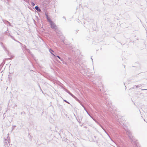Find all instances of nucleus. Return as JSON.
I'll use <instances>...</instances> for the list:
<instances>
[{
  "instance_id": "nucleus-1",
  "label": "nucleus",
  "mask_w": 147,
  "mask_h": 147,
  "mask_svg": "<svg viewBox=\"0 0 147 147\" xmlns=\"http://www.w3.org/2000/svg\"><path fill=\"white\" fill-rule=\"evenodd\" d=\"M124 129L127 131V134L128 135L129 139L131 140V142L132 144L135 145L136 147H140V146L138 144L137 141L132 136L131 131L127 129L124 128Z\"/></svg>"
},
{
  "instance_id": "nucleus-2",
  "label": "nucleus",
  "mask_w": 147,
  "mask_h": 147,
  "mask_svg": "<svg viewBox=\"0 0 147 147\" xmlns=\"http://www.w3.org/2000/svg\"><path fill=\"white\" fill-rule=\"evenodd\" d=\"M0 45L2 47L5 51L6 52L7 55L10 57L9 59H11L14 57V56L11 55V53L9 52L8 50H7L6 47L4 46L2 42H0Z\"/></svg>"
},
{
  "instance_id": "nucleus-3",
  "label": "nucleus",
  "mask_w": 147,
  "mask_h": 147,
  "mask_svg": "<svg viewBox=\"0 0 147 147\" xmlns=\"http://www.w3.org/2000/svg\"><path fill=\"white\" fill-rule=\"evenodd\" d=\"M50 24L51 26V27L57 33H58L59 34H60V32H57V31L58 30V29H57V27L56 25L54 22L53 21L51 22L50 23Z\"/></svg>"
},
{
  "instance_id": "nucleus-4",
  "label": "nucleus",
  "mask_w": 147,
  "mask_h": 147,
  "mask_svg": "<svg viewBox=\"0 0 147 147\" xmlns=\"http://www.w3.org/2000/svg\"><path fill=\"white\" fill-rule=\"evenodd\" d=\"M78 119L76 117L77 120L79 123H81V121L82 120L83 118V116L81 115H78Z\"/></svg>"
},
{
  "instance_id": "nucleus-5",
  "label": "nucleus",
  "mask_w": 147,
  "mask_h": 147,
  "mask_svg": "<svg viewBox=\"0 0 147 147\" xmlns=\"http://www.w3.org/2000/svg\"><path fill=\"white\" fill-rule=\"evenodd\" d=\"M35 9L38 11L40 12L41 11L40 8L38 6H36L35 7Z\"/></svg>"
},
{
  "instance_id": "nucleus-6",
  "label": "nucleus",
  "mask_w": 147,
  "mask_h": 147,
  "mask_svg": "<svg viewBox=\"0 0 147 147\" xmlns=\"http://www.w3.org/2000/svg\"><path fill=\"white\" fill-rule=\"evenodd\" d=\"M55 59H57V57H58L59 59H60L61 61H63V59L61 58L60 57L59 55H55Z\"/></svg>"
},
{
  "instance_id": "nucleus-7",
  "label": "nucleus",
  "mask_w": 147,
  "mask_h": 147,
  "mask_svg": "<svg viewBox=\"0 0 147 147\" xmlns=\"http://www.w3.org/2000/svg\"><path fill=\"white\" fill-rule=\"evenodd\" d=\"M49 51L51 54L53 55L54 56H55V55L53 53V52H54V51L52 49H50Z\"/></svg>"
},
{
  "instance_id": "nucleus-8",
  "label": "nucleus",
  "mask_w": 147,
  "mask_h": 147,
  "mask_svg": "<svg viewBox=\"0 0 147 147\" xmlns=\"http://www.w3.org/2000/svg\"><path fill=\"white\" fill-rule=\"evenodd\" d=\"M142 86V84H140L138 85H135L134 86V87L136 86V88H138L139 87H140V86ZM134 88V87H132L130 89H133Z\"/></svg>"
},
{
  "instance_id": "nucleus-9",
  "label": "nucleus",
  "mask_w": 147,
  "mask_h": 147,
  "mask_svg": "<svg viewBox=\"0 0 147 147\" xmlns=\"http://www.w3.org/2000/svg\"><path fill=\"white\" fill-rule=\"evenodd\" d=\"M76 101L78 102L81 105V102L76 97H75L74 98Z\"/></svg>"
},
{
  "instance_id": "nucleus-10",
  "label": "nucleus",
  "mask_w": 147,
  "mask_h": 147,
  "mask_svg": "<svg viewBox=\"0 0 147 147\" xmlns=\"http://www.w3.org/2000/svg\"><path fill=\"white\" fill-rule=\"evenodd\" d=\"M47 19L48 20V21L49 22V23H50L51 22H52L51 20L50 19V18H49V17H47Z\"/></svg>"
},
{
  "instance_id": "nucleus-11",
  "label": "nucleus",
  "mask_w": 147,
  "mask_h": 147,
  "mask_svg": "<svg viewBox=\"0 0 147 147\" xmlns=\"http://www.w3.org/2000/svg\"><path fill=\"white\" fill-rule=\"evenodd\" d=\"M3 22L5 24H6L7 25V23L8 22V21L7 20H3Z\"/></svg>"
},
{
  "instance_id": "nucleus-12",
  "label": "nucleus",
  "mask_w": 147,
  "mask_h": 147,
  "mask_svg": "<svg viewBox=\"0 0 147 147\" xmlns=\"http://www.w3.org/2000/svg\"><path fill=\"white\" fill-rule=\"evenodd\" d=\"M81 105H82V106L84 107V110L86 111V112H87V113H88V112L87 111V110L86 109L85 107L82 105L81 104Z\"/></svg>"
},
{
  "instance_id": "nucleus-13",
  "label": "nucleus",
  "mask_w": 147,
  "mask_h": 147,
  "mask_svg": "<svg viewBox=\"0 0 147 147\" xmlns=\"http://www.w3.org/2000/svg\"><path fill=\"white\" fill-rule=\"evenodd\" d=\"M7 139H5V140L4 141V142L5 145H6L7 144Z\"/></svg>"
},
{
  "instance_id": "nucleus-14",
  "label": "nucleus",
  "mask_w": 147,
  "mask_h": 147,
  "mask_svg": "<svg viewBox=\"0 0 147 147\" xmlns=\"http://www.w3.org/2000/svg\"><path fill=\"white\" fill-rule=\"evenodd\" d=\"M100 126L102 128V129L104 130L105 131V133H106L107 134V135L109 136L108 134L107 133V132H106V131L105 130V129L103 128V127L101 125H100Z\"/></svg>"
},
{
  "instance_id": "nucleus-15",
  "label": "nucleus",
  "mask_w": 147,
  "mask_h": 147,
  "mask_svg": "<svg viewBox=\"0 0 147 147\" xmlns=\"http://www.w3.org/2000/svg\"><path fill=\"white\" fill-rule=\"evenodd\" d=\"M31 5L32 7H34L35 5V4L32 2L31 3Z\"/></svg>"
},
{
  "instance_id": "nucleus-16",
  "label": "nucleus",
  "mask_w": 147,
  "mask_h": 147,
  "mask_svg": "<svg viewBox=\"0 0 147 147\" xmlns=\"http://www.w3.org/2000/svg\"><path fill=\"white\" fill-rule=\"evenodd\" d=\"M70 95L73 98H74L75 97V96L73 94L71 93V94H70Z\"/></svg>"
},
{
  "instance_id": "nucleus-17",
  "label": "nucleus",
  "mask_w": 147,
  "mask_h": 147,
  "mask_svg": "<svg viewBox=\"0 0 147 147\" xmlns=\"http://www.w3.org/2000/svg\"><path fill=\"white\" fill-rule=\"evenodd\" d=\"M63 101L67 103L70 104V103L69 102H68L67 100H63Z\"/></svg>"
},
{
  "instance_id": "nucleus-18",
  "label": "nucleus",
  "mask_w": 147,
  "mask_h": 147,
  "mask_svg": "<svg viewBox=\"0 0 147 147\" xmlns=\"http://www.w3.org/2000/svg\"><path fill=\"white\" fill-rule=\"evenodd\" d=\"M62 61V63L63 64H67V63H66L64 61H63H63Z\"/></svg>"
},
{
  "instance_id": "nucleus-19",
  "label": "nucleus",
  "mask_w": 147,
  "mask_h": 147,
  "mask_svg": "<svg viewBox=\"0 0 147 147\" xmlns=\"http://www.w3.org/2000/svg\"><path fill=\"white\" fill-rule=\"evenodd\" d=\"M66 92H67L70 95V94H71V93L67 90V91H66Z\"/></svg>"
},
{
  "instance_id": "nucleus-20",
  "label": "nucleus",
  "mask_w": 147,
  "mask_h": 147,
  "mask_svg": "<svg viewBox=\"0 0 147 147\" xmlns=\"http://www.w3.org/2000/svg\"><path fill=\"white\" fill-rule=\"evenodd\" d=\"M66 92H67L70 95V94H71V93L67 90V91H66Z\"/></svg>"
},
{
  "instance_id": "nucleus-21",
  "label": "nucleus",
  "mask_w": 147,
  "mask_h": 147,
  "mask_svg": "<svg viewBox=\"0 0 147 147\" xmlns=\"http://www.w3.org/2000/svg\"><path fill=\"white\" fill-rule=\"evenodd\" d=\"M66 92H67L70 95V94H71V93L67 90V91H66Z\"/></svg>"
},
{
  "instance_id": "nucleus-22",
  "label": "nucleus",
  "mask_w": 147,
  "mask_h": 147,
  "mask_svg": "<svg viewBox=\"0 0 147 147\" xmlns=\"http://www.w3.org/2000/svg\"><path fill=\"white\" fill-rule=\"evenodd\" d=\"M66 92H67L70 95V94H71V93L67 90V91H66Z\"/></svg>"
},
{
  "instance_id": "nucleus-23",
  "label": "nucleus",
  "mask_w": 147,
  "mask_h": 147,
  "mask_svg": "<svg viewBox=\"0 0 147 147\" xmlns=\"http://www.w3.org/2000/svg\"><path fill=\"white\" fill-rule=\"evenodd\" d=\"M38 84V86H39V88H40V90H41L42 92H43L42 90V89H41V87H40V85L39 84Z\"/></svg>"
},
{
  "instance_id": "nucleus-24",
  "label": "nucleus",
  "mask_w": 147,
  "mask_h": 147,
  "mask_svg": "<svg viewBox=\"0 0 147 147\" xmlns=\"http://www.w3.org/2000/svg\"><path fill=\"white\" fill-rule=\"evenodd\" d=\"M9 36L11 37V38L12 39H14V38L11 35H9Z\"/></svg>"
},
{
  "instance_id": "nucleus-25",
  "label": "nucleus",
  "mask_w": 147,
  "mask_h": 147,
  "mask_svg": "<svg viewBox=\"0 0 147 147\" xmlns=\"http://www.w3.org/2000/svg\"><path fill=\"white\" fill-rule=\"evenodd\" d=\"M92 119L96 122V123H97V121L95 119H94V118H93V117H92Z\"/></svg>"
},
{
  "instance_id": "nucleus-26",
  "label": "nucleus",
  "mask_w": 147,
  "mask_h": 147,
  "mask_svg": "<svg viewBox=\"0 0 147 147\" xmlns=\"http://www.w3.org/2000/svg\"><path fill=\"white\" fill-rule=\"evenodd\" d=\"M63 90L65 91V92L66 91H67V89H66L64 87H63Z\"/></svg>"
},
{
  "instance_id": "nucleus-27",
  "label": "nucleus",
  "mask_w": 147,
  "mask_h": 147,
  "mask_svg": "<svg viewBox=\"0 0 147 147\" xmlns=\"http://www.w3.org/2000/svg\"><path fill=\"white\" fill-rule=\"evenodd\" d=\"M7 24H8L9 26H11V24L9 22H8V23H7Z\"/></svg>"
},
{
  "instance_id": "nucleus-28",
  "label": "nucleus",
  "mask_w": 147,
  "mask_h": 147,
  "mask_svg": "<svg viewBox=\"0 0 147 147\" xmlns=\"http://www.w3.org/2000/svg\"><path fill=\"white\" fill-rule=\"evenodd\" d=\"M55 59L57 60L59 63H61V62L59 61H58V60L57 59Z\"/></svg>"
},
{
  "instance_id": "nucleus-29",
  "label": "nucleus",
  "mask_w": 147,
  "mask_h": 147,
  "mask_svg": "<svg viewBox=\"0 0 147 147\" xmlns=\"http://www.w3.org/2000/svg\"><path fill=\"white\" fill-rule=\"evenodd\" d=\"M64 41H65V40H64V39L63 38V39H62V42H63V43L64 44H65V42H64Z\"/></svg>"
},
{
  "instance_id": "nucleus-30",
  "label": "nucleus",
  "mask_w": 147,
  "mask_h": 147,
  "mask_svg": "<svg viewBox=\"0 0 147 147\" xmlns=\"http://www.w3.org/2000/svg\"><path fill=\"white\" fill-rule=\"evenodd\" d=\"M9 144L10 142V140H7Z\"/></svg>"
},
{
  "instance_id": "nucleus-31",
  "label": "nucleus",
  "mask_w": 147,
  "mask_h": 147,
  "mask_svg": "<svg viewBox=\"0 0 147 147\" xmlns=\"http://www.w3.org/2000/svg\"><path fill=\"white\" fill-rule=\"evenodd\" d=\"M50 0H45V1L49 3L50 2Z\"/></svg>"
},
{
  "instance_id": "nucleus-32",
  "label": "nucleus",
  "mask_w": 147,
  "mask_h": 147,
  "mask_svg": "<svg viewBox=\"0 0 147 147\" xmlns=\"http://www.w3.org/2000/svg\"><path fill=\"white\" fill-rule=\"evenodd\" d=\"M108 104L110 106L111 105V102H108Z\"/></svg>"
},
{
  "instance_id": "nucleus-33",
  "label": "nucleus",
  "mask_w": 147,
  "mask_h": 147,
  "mask_svg": "<svg viewBox=\"0 0 147 147\" xmlns=\"http://www.w3.org/2000/svg\"><path fill=\"white\" fill-rule=\"evenodd\" d=\"M88 115L91 118H92L93 117L90 115V114L88 113Z\"/></svg>"
},
{
  "instance_id": "nucleus-34",
  "label": "nucleus",
  "mask_w": 147,
  "mask_h": 147,
  "mask_svg": "<svg viewBox=\"0 0 147 147\" xmlns=\"http://www.w3.org/2000/svg\"><path fill=\"white\" fill-rule=\"evenodd\" d=\"M63 18L65 19V20H66V19L65 17V16H63Z\"/></svg>"
},
{
  "instance_id": "nucleus-35",
  "label": "nucleus",
  "mask_w": 147,
  "mask_h": 147,
  "mask_svg": "<svg viewBox=\"0 0 147 147\" xmlns=\"http://www.w3.org/2000/svg\"><path fill=\"white\" fill-rule=\"evenodd\" d=\"M17 42H18V43H20V45H22V43L21 42H19V41H18L17 40Z\"/></svg>"
},
{
  "instance_id": "nucleus-36",
  "label": "nucleus",
  "mask_w": 147,
  "mask_h": 147,
  "mask_svg": "<svg viewBox=\"0 0 147 147\" xmlns=\"http://www.w3.org/2000/svg\"><path fill=\"white\" fill-rule=\"evenodd\" d=\"M45 15L46 16V18H47V17H49L48 15H47L46 14H45Z\"/></svg>"
},
{
  "instance_id": "nucleus-37",
  "label": "nucleus",
  "mask_w": 147,
  "mask_h": 147,
  "mask_svg": "<svg viewBox=\"0 0 147 147\" xmlns=\"http://www.w3.org/2000/svg\"><path fill=\"white\" fill-rule=\"evenodd\" d=\"M13 40H14L15 41H17V40H16L14 38V39H13Z\"/></svg>"
},
{
  "instance_id": "nucleus-38",
  "label": "nucleus",
  "mask_w": 147,
  "mask_h": 147,
  "mask_svg": "<svg viewBox=\"0 0 147 147\" xmlns=\"http://www.w3.org/2000/svg\"><path fill=\"white\" fill-rule=\"evenodd\" d=\"M142 90H147V89H142Z\"/></svg>"
},
{
  "instance_id": "nucleus-39",
  "label": "nucleus",
  "mask_w": 147,
  "mask_h": 147,
  "mask_svg": "<svg viewBox=\"0 0 147 147\" xmlns=\"http://www.w3.org/2000/svg\"><path fill=\"white\" fill-rule=\"evenodd\" d=\"M7 35L9 36L10 34L8 33V34H7Z\"/></svg>"
},
{
  "instance_id": "nucleus-40",
  "label": "nucleus",
  "mask_w": 147,
  "mask_h": 147,
  "mask_svg": "<svg viewBox=\"0 0 147 147\" xmlns=\"http://www.w3.org/2000/svg\"><path fill=\"white\" fill-rule=\"evenodd\" d=\"M7 31H8V29H7V30L5 32L7 33Z\"/></svg>"
},
{
  "instance_id": "nucleus-41",
  "label": "nucleus",
  "mask_w": 147,
  "mask_h": 147,
  "mask_svg": "<svg viewBox=\"0 0 147 147\" xmlns=\"http://www.w3.org/2000/svg\"><path fill=\"white\" fill-rule=\"evenodd\" d=\"M91 59H92V61H93V60H92L93 59H92V57H91Z\"/></svg>"
},
{
  "instance_id": "nucleus-42",
  "label": "nucleus",
  "mask_w": 147,
  "mask_h": 147,
  "mask_svg": "<svg viewBox=\"0 0 147 147\" xmlns=\"http://www.w3.org/2000/svg\"><path fill=\"white\" fill-rule=\"evenodd\" d=\"M1 66H2V65H1H1H0V67H1Z\"/></svg>"
},
{
  "instance_id": "nucleus-43",
  "label": "nucleus",
  "mask_w": 147,
  "mask_h": 147,
  "mask_svg": "<svg viewBox=\"0 0 147 147\" xmlns=\"http://www.w3.org/2000/svg\"><path fill=\"white\" fill-rule=\"evenodd\" d=\"M84 127H85V128H86V126H84Z\"/></svg>"
},
{
  "instance_id": "nucleus-44",
  "label": "nucleus",
  "mask_w": 147,
  "mask_h": 147,
  "mask_svg": "<svg viewBox=\"0 0 147 147\" xmlns=\"http://www.w3.org/2000/svg\"><path fill=\"white\" fill-rule=\"evenodd\" d=\"M82 125H80V126H81V127H82Z\"/></svg>"
},
{
  "instance_id": "nucleus-45",
  "label": "nucleus",
  "mask_w": 147,
  "mask_h": 147,
  "mask_svg": "<svg viewBox=\"0 0 147 147\" xmlns=\"http://www.w3.org/2000/svg\"><path fill=\"white\" fill-rule=\"evenodd\" d=\"M21 114H22V113H21Z\"/></svg>"
},
{
  "instance_id": "nucleus-46",
  "label": "nucleus",
  "mask_w": 147,
  "mask_h": 147,
  "mask_svg": "<svg viewBox=\"0 0 147 147\" xmlns=\"http://www.w3.org/2000/svg\"><path fill=\"white\" fill-rule=\"evenodd\" d=\"M17 105H15V106L17 107Z\"/></svg>"
},
{
  "instance_id": "nucleus-47",
  "label": "nucleus",
  "mask_w": 147,
  "mask_h": 147,
  "mask_svg": "<svg viewBox=\"0 0 147 147\" xmlns=\"http://www.w3.org/2000/svg\"><path fill=\"white\" fill-rule=\"evenodd\" d=\"M106 102H107V100H106Z\"/></svg>"
},
{
  "instance_id": "nucleus-48",
  "label": "nucleus",
  "mask_w": 147,
  "mask_h": 147,
  "mask_svg": "<svg viewBox=\"0 0 147 147\" xmlns=\"http://www.w3.org/2000/svg\"><path fill=\"white\" fill-rule=\"evenodd\" d=\"M16 127V125H15V126H14V127Z\"/></svg>"
},
{
  "instance_id": "nucleus-49",
  "label": "nucleus",
  "mask_w": 147,
  "mask_h": 147,
  "mask_svg": "<svg viewBox=\"0 0 147 147\" xmlns=\"http://www.w3.org/2000/svg\"><path fill=\"white\" fill-rule=\"evenodd\" d=\"M124 67L125 68V65L124 66Z\"/></svg>"
}]
</instances>
